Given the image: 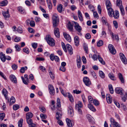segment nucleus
<instances>
[{
	"label": "nucleus",
	"mask_w": 127,
	"mask_h": 127,
	"mask_svg": "<svg viewBox=\"0 0 127 127\" xmlns=\"http://www.w3.org/2000/svg\"><path fill=\"white\" fill-rule=\"evenodd\" d=\"M0 58L1 61L3 62H5L6 59V57L5 55L2 52L0 53Z\"/></svg>",
	"instance_id": "obj_21"
},
{
	"label": "nucleus",
	"mask_w": 127,
	"mask_h": 127,
	"mask_svg": "<svg viewBox=\"0 0 127 127\" xmlns=\"http://www.w3.org/2000/svg\"><path fill=\"white\" fill-rule=\"evenodd\" d=\"M18 32L20 33H21L23 32V30L21 27H19L17 29Z\"/></svg>",
	"instance_id": "obj_64"
},
{
	"label": "nucleus",
	"mask_w": 127,
	"mask_h": 127,
	"mask_svg": "<svg viewBox=\"0 0 127 127\" xmlns=\"http://www.w3.org/2000/svg\"><path fill=\"white\" fill-rule=\"evenodd\" d=\"M102 21L103 24L107 25H108V23L107 22V20L105 17H102Z\"/></svg>",
	"instance_id": "obj_35"
},
{
	"label": "nucleus",
	"mask_w": 127,
	"mask_h": 127,
	"mask_svg": "<svg viewBox=\"0 0 127 127\" xmlns=\"http://www.w3.org/2000/svg\"><path fill=\"white\" fill-rule=\"evenodd\" d=\"M28 30L29 32L31 33H33L35 32L34 30L31 28H28Z\"/></svg>",
	"instance_id": "obj_56"
},
{
	"label": "nucleus",
	"mask_w": 127,
	"mask_h": 127,
	"mask_svg": "<svg viewBox=\"0 0 127 127\" xmlns=\"http://www.w3.org/2000/svg\"><path fill=\"white\" fill-rule=\"evenodd\" d=\"M9 13V12L8 10L6 11V12L4 11L3 12L2 14L3 16L5 19L9 18L10 15Z\"/></svg>",
	"instance_id": "obj_20"
},
{
	"label": "nucleus",
	"mask_w": 127,
	"mask_h": 127,
	"mask_svg": "<svg viewBox=\"0 0 127 127\" xmlns=\"http://www.w3.org/2000/svg\"><path fill=\"white\" fill-rule=\"evenodd\" d=\"M18 10L22 14H23L24 12V9L21 7H19L18 8Z\"/></svg>",
	"instance_id": "obj_47"
},
{
	"label": "nucleus",
	"mask_w": 127,
	"mask_h": 127,
	"mask_svg": "<svg viewBox=\"0 0 127 127\" xmlns=\"http://www.w3.org/2000/svg\"><path fill=\"white\" fill-rule=\"evenodd\" d=\"M75 44L76 46H78L79 44V37L76 36L74 38Z\"/></svg>",
	"instance_id": "obj_17"
},
{
	"label": "nucleus",
	"mask_w": 127,
	"mask_h": 127,
	"mask_svg": "<svg viewBox=\"0 0 127 127\" xmlns=\"http://www.w3.org/2000/svg\"><path fill=\"white\" fill-rule=\"evenodd\" d=\"M68 28L69 30L70 31H72L73 29V26L70 22H69L67 24Z\"/></svg>",
	"instance_id": "obj_34"
},
{
	"label": "nucleus",
	"mask_w": 127,
	"mask_h": 127,
	"mask_svg": "<svg viewBox=\"0 0 127 127\" xmlns=\"http://www.w3.org/2000/svg\"><path fill=\"white\" fill-rule=\"evenodd\" d=\"M23 120V119H21L18 122V126L19 127H22Z\"/></svg>",
	"instance_id": "obj_36"
},
{
	"label": "nucleus",
	"mask_w": 127,
	"mask_h": 127,
	"mask_svg": "<svg viewBox=\"0 0 127 127\" xmlns=\"http://www.w3.org/2000/svg\"><path fill=\"white\" fill-rule=\"evenodd\" d=\"M59 21H53V26L54 27H57Z\"/></svg>",
	"instance_id": "obj_51"
},
{
	"label": "nucleus",
	"mask_w": 127,
	"mask_h": 127,
	"mask_svg": "<svg viewBox=\"0 0 127 127\" xmlns=\"http://www.w3.org/2000/svg\"><path fill=\"white\" fill-rule=\"evenodd\" d=\"M111 37L112 38H114V37L115 39L117 41L119 40V38L118 35L117 34H115L114 35L113 34L112 32H111L110 33Z\"/></svg>",
	"instance_id": "obj_26"
},
{
	"label": "nucleus",
	"mask_w": 127,
	"mask_h": 127,
	"mask_svg": "<svg viewBox=\"0 0 127 127\" xmlns=\"http://www.w3.org/2000/svg\"><path fill=\"white\" fill-rule=\"evenodd\" d=\"M119 8L122 15V16H124L125 14V12L123 6H120V7H119Z\"/></svg>",
	"instance_id": "obj_42"
},
{
	"label": "nucleus",
	"mask_w": 127,
	"mask_h": 127,
	"mask_svg": "<svg viewBox=\"0 0 127 127\" xmlns=\"http://www.w3.org/2000/svg\"><path fill=\"white\" fill-rule=\"evenodd\" d=\"M15 102V98L12 96L11 97L10 101V105L12 104H14Z\"/></svg>",
	"instance_id": "obj_37"
},
{
	"label": "nucleus",
	"mask_w": 127,
	"mask_h": 127,
	"mask_svg": "<svg viewBox=\"0 0 127 127\" xmlns=\"http://www.w3.org/2000/svg\"><path fill=\"white\" fill-rule=\"evenodd\" d=\"M19 108V106L18 104H15L13 106V109L16 110L18 109Z\"/></svg>",
	"instance_id": "obj_52"
},
{
	"label": "nucleus",
	"mask_w": 127,
	"mask_h": 127,
	"mask_svg": "<svg viewBox=\"0 0 127 127\" xmlns=\"http://www.w3.org/2000/svg\"><path fill=\"white\" fill-rule=\"evenodd\" d=\"M98 11V13L100 14L101 13V7L100 5H98L97 7Z\"/></svg>",
	"instance_id": "obj_62"
},
{
	"label": "nucleus",
	"mask_w": 127,
	"mask_h": 127,
	"mask_svg": "<svg viewBox=\"0 0 127 127\" xmlns=\"http://www.w3.org/2000/svg\"><path fill=\"white\" fill-rule=\"evenodd\" d=\"M110 120L111 123V124L110 125V126H111L112 125L113 126V127H121L119 124L116 122L112 118H111Z\"/></svg>",
	"instance_id": "obj_4"
},
{
	"label": "nucleus",
	"mask_w": 127,
	"mask_h": 127,
	"mask_svg": "<svg viewBox=\"0 0 127 127\" xmlns=\"http://www.w3.org/2000/svg\"><path fill=\"white\" fill-rule=\"evenodd\" d=\"M63 8L62 5L61 4H60L57 6V10L59 13H61L63 10Z\"/></svg>",
	"instance_id": "obj_28"
},
{
	"label": "nucleus",
	"mask_w": 127,
	"mask_h": 127,
	"mask_svg": "<svg viewBox=\"0 0 127 127\" xmlns=\"http://www.w3.org/2000/svg\"><path fill=\"white\" fill-rule=\"evenodd\" d=\"M107 10L109 15L111 17H112L113 13L114 12L113 9L112 8H111L109 9H107Z\"/></svg>",
	"instance_id": "obj_27"
},
{
	"label": "nucleus",
	"mask_w": 127,
	"mask_h": 127,
	"mask_svg": "<svg viewBox=\"0 0 127 127\" xmlns=\"http://www.w3.org/2000/svg\"><path fill=\"white\" fill-rule=\"evenodd\" d=\"M106 34L105 32L104 31H102L101 32V37L105 38L106 37Z\"/></svg>",
	"instance_id": "obj_57"
},
{
	"label": "nucleus",
	"mask_w": 127,
	"mask_h": 127,
	"mask_svg": "<svg viewBox=\"0 0 127 127\" xmlns=\"http://www.w3.org/2000/svg\"><path fill=\"white\" fill-rule=\"evenodd\" d=\"M89 7L91 11L94 12V8L92 5L91 4L89 5Z\"/></svg>",
	"instance_id": "obj_63"
},
{
	"label": "nucleus",
	"mask_w": 127,
	"mask_h": 127,
	"mask_svg": "<svg viewBox=\"0 0 127 127\" xmlns=\"http://www.w3.org/2000/svg\"><path fill=\"white\" fill-rule=\"evenodd\" d=\"M123 89L120 87H117L115 89V92L118 94L122 95L123 94Z\"/></svg>",
	"instance_id": "obj_10"
},
{
	"label": "nucleus",
	"mask_w": 127,
	"mask_h": 127,
	"mask_svg": "<svg viewBox=\"0 0 127 127\" xmlns=\"http://www.w3.org/2000/svg\"><path fill=\"white\" fill-rule=\"evenodd\" d=\"M67 96L69 99V100L71 102L74 101V100L72 95L69 93L67 94Z\"/></svg>",
	"instance_id": "obj_31"
},
{
	"label": "nucleus",
	"mask_w": 127,
	"mask_h": 127,
	"mask_svg": "<svg viewBox=\"0 0 127 127\" xmlns=\"http://www.w3.org/2000/svg\"><path fill=\"white\" fill-rule=\"evenodd\" d=\"M10 80L13 83H17L16 78L13 75L11 74L10 76Z\"/></svg>",
	"instance_id": "obj_12"
},
{
	"label": "nucleus",
	"mask_w": 127,
	"mask_h": 127,
	"mask_svg": "<svg viewBox=\"0 0 127 127\" xmlns=\"http://www.w3.org/2000/svg\"><path fill=\"white\" fill-rule=\"evenodd\" d=\"M91 74L92 75L93 77L95 79L97 78V76L96 73L94 71H92L91 72Z\"/></svg>",
	"instance_id": "obj_55"
},
{
	"label": "nucleus",
	"mask_w": 127,
	"mask_h": 127,
	"mask_svg": "<svg viewBox=\"0 0 127 127\" xmlns=\"http://www.w3.org/2000/svg\"><path fill=\"white\" fill-rule=\"evenodd\" d=\"M83 81L85 85L87 86H89L91 84V81L87 77H84L83 79Z\"/></svg>",
	"instance_id": "obj_7"
},
{
	"label": "nucleus",
	"mask_w": 127,
	"mask_h": 127,
	"mask_svg": "<svg viewBox=\"0 0 127 127\" xmlns=\"http://www.w3.org/2000/svg\"><path fill=\"white\" fill-rule=\"evenodd\" d=\"M62 112L61 111V110H59V112H56V119L57 120H59V119H60L62 117Z\"/></svg>",
	"instance_id": "obj_13"
},
{
	"label": "nucleus",
	"mask_w": 127,
	"mask_h": 127,
	"mask_svg": "<svg viewBox=\"0 0 127 127\" xmlns=\"http://www.w3.org/2000/svg\"><path fill=\"white\" fill-rule=\"evenodd\" d=\"M2 93L5 97V99L7 98L8 92L7 90L5 89H3L2 91Z\"/></svg>",
	"instance_id": "obj_30"
},
{
	"label": "nucleus",
	"mask_w": 127,
	"mask_h": 127,
	"mask_svg": "<svg viewBox=\"0 0 127 127\" xmlns=\"http://www.w3.org/2000/svg\"><path fill=\"white\" fill-rule=\"evenodd\" d=\"M99 76L102 78H104L105 77L104 73L102 71L100 70L99 71Z\"/></svg>",
	"instance_id": "obj_40"
},
{
	"label": "nucleus",
	"mask_w": 127,
	"mask_h": 127,
	"mask_svg": "<svg viewBox=\"0 0 127 127\" xmlns=\"http://www.w3.org/2000/svg\"><path fill=\"white\" fill-rule=\"evenodd\" d=\"M108 76L110 78L111 80H115V77L114 74L112 73L109 74Z\"/></svg>",
	"instance_id": "obj_46"
},
{
	"label": "nucleus",
	"mask_w": 127,
	"mask_h": 127,
	"mask_svg": "<svg viewBox=\"0 0 127 127\" xmlns=\"http://www.w3.org/2000/svg\"><path fill=\"white\" fill-rule=\"evenodd\" d=\"M26 119H31L32 117L33 114L32 112H29L26 113Z\"/></svg>",
	"instance_id": "obj_25"
},
{
	"label": "nucleus",
	"mask_w": 127,
	"mask_h": 127,
	"mask_svg": "<svg viewBox=\"0 0 127 127\" xmlns=\"http://www.w3.org/2000/svg\"><path fill=\"white\" fill-rule=\"evenodd\" d=\"M23 51L27 54H29V51L28 48H24L23 50Z\"/></svg>",
	"instance_id": "obj_54"
},
{
	"label": "nucleus",
	"mask_w": 127,
	"mask_h": 127,
	"mask_svg": "<svg viewBox=\"0 0 127 127\" xmlns=\"http://www.w3.org/2000/svg\"><path fill=\"white\" fill-rule=\"evenodd\" d=\"M27 123L29 124V127H35V125L32 123V121L31 119H26Z\"/></svg>",
	"instance_id": "obj_9"
},
{
	"label": "nucleus",
	"mask_w": 127,
	"mask_h": 127,
	"mask_svg": "<svg viewBox=\"0 0 127 127\" xmlns=\"http://www.w3.org/2000/svg\"><path fill=\"white\" fill-rule=\"evenodd\" d=\"M76 61L77 63H81V58L80 56L77 57Z\"/></svg>",
	"instance_id": "obj_61"
},
{
	"label": "nucleus",
	"mask_w": 127,
	"mask_h": 127,
	"mask_svg": "<svg viewBox=\"0 0 127 127\" xmlns=\"http://www.w3.org/2000/svg\"><path fill=\"white\" fill-rule=\"evenodd\" d=\"M46 39L47 43L50 46H53L55 45V41L50 35L46 36Z\"/></svg>",
	"instance_id": "obj_2"
},
{
	"label": "nucleus",
	"mask_w": 127,
	"mask_h": 127,
	"mask_svg": "<svg viewBox=\"0 0 127 127\" xmlns=\"http://www.w3.org/2000/svg\"><path fill=\"white\" fill-rule=\"evenodd\" d=\"M27 66H25L24 67H22L21 68L20 70V72L21 73H23L24 72L25 70H26L27 69Z\"/></svg>",
	"instance_id": "obj_39"
},
{
	"label": "nucleus",
	"mask_w": 127,
	"mask_h": 127,
	"mask_svg": "<svg viewBox=\"0 0 127 127\" xmlns=\"http://www.w3.org/2000/svg\"><path fill=\"white\" fill-rule=\"evenodd\" d=\"M54 34L55 36L58 38H59L60 36L59 29L58 28H55L54 29Z\"/></svg>",
	"instance_id": "obj_11"
},
{
	"label": "nucleus",
	"mask_w": 127,
	"mask_h": 127,
	"mask_svg": "<svg viewBox=\"0 0 127 127\" xmlns=\"http://www.w3.org/2000/svg\"><path fill=\"white\" fill-rule=\"evenodd\" d=\"M40 116L41 118L42 119H45L47 118V116L45 114H41Z\"/></svg>",
	"instance_id": "obj_60"
},
{
	"label": "nucleus",
	"mask_w": 127,
	"mask_h": 127,
	"mask_svg": "<svg viewBox=\"0 0 127 127\" xmlns=\"http://www.w3.org/2000/svg\"><path fill=\"white\" fill-rule=\"evenodd\" d=\"M76 105L77 106H78V108H82L83 107L82 103L80 101H79L77 104H76Z\"/></svg>",
	"instance_id": "obj_49"
},
{
	"label": "nucleus",
	"mask_w": 127,
	"mask_h": 127,
	"mask_svg": "<svg viewBox=\"0 0 127 127\" xmlns=\"http://www.w3.org/2000/svg\"><path fill=\"white\" fill-rule=\"evenodd\" d=\"M86 117L89 122L92 123H94L93 120V118L91 115L89 114H87L86 115Z\"/></svg>",
	"instance_id": "obj_19"
},
{
	"label": "nucleus",
	"mask_w": 127,
	"mask_h": 127,
	"mask_svg": "<svg viewBox=\"0 0 127 127\" xmlns=\"http://www.w3.org/2000/svg\"><path fill=\"white\" fill-rule=\"evenodd\" d=\"M106 98L107 102L109 103H111L112 102V97L109 94H108L106 95Z\"/></svg>",
	"instance_id": "obj_15"
},
{
	"label": "nucleus",
	"mask_w": 127,
	"mask_h": 127,
	"mask_svg": "<svg viewBox=\"0 0 127 127\" xmlns=\"http://www.w3.org/2000/svg\"><path fill=\"white\" fill-rule=\"evenodd\" d=\"M68 113L69 116L71 117L73 116L74 114L73 110V108L71 107H69L68 108Z\"/></svg>",
	"instance_id": "obj_14"
},
{
	"label": "nucleus",
	"mask_w": 127,
	"mask_h": 127,
	"mask_svg": "<svg viewBox=\"0 0 127 127\" xmlns=\"http://www.w3.org/2000/svg\"><path fill=\"white\" fill-rule=\"evenodd\" d=\"M48 88L50 94L52 95H54L55 94V91L53 86L51 85H49Z\"/></svg>",
	"instance_id": "obj_8"
},
{
	"label": "nucleus",
	"mask_w": 127,
	"mask_h": 127,
	"mask_svg": "<svg viewBox=\"0 0 127 127\" xmlns=\"http://www.w3.org/2000/svg\"><path fill=\"white\" fill-rule=\"evenodd\" d=\"M66 121L67 125L69 127H72L73 125L71 123V121L68 119L67 118L66 119Z\"/></svg>",
	"instance_id": "obj_24"
},
{
	"label": "nucleus",
	"mask_w": 127,
	"mask_h": 127,
	"mask_svg": "<svg viewBox=\"0 0 127 127\" xmlns=\"http://www.w3.org/2000/svg\"><path fill=\"white\" fill-rule=\"evenodd\" d=\"M88 107L91 110L94 112L95 111L96 109L92 105L89 104L88 105Z\"/></svg>",
	"instance_id": "obj_38"
},
{
	"label": "nucleus",
	"mask_w": 127,
	"mask_h": 127,
	"mask_svg": "<svg viewBox=\"0 0 127 127\" xmlns=\"http://www.w3.org/2000/svg\"><path fill=\"white\" fill-rule=\"evenodd\" d=\"M119 55L120 59L122 62L125 64H127V60L124 55L123 53H120Z\"/></svg>",
	"instance_id": "obj_5"
},
{
	"label": "nucleus",
	"mask_w": 127,
	"mask_h": 127,
	"mask_svg": "<svg viewBox=\"0 0 127 127\" xmlns=\"http://www.w3.org/2000/svg\"><path fill=\"white\" fill-rule=\"evenodd\" d=\"M8 3V1L6 0H5L2 1L0 3V6H3L6 5Z\"/></svg>",
	"instance_id": "obj_32"
},
{
	"label": "nucleus",
	"mask_w": 127,
	"mask_h": 127,
	"mask_svg": "<svg viewBox=\"0 0 127 127\" xmlns=\"http://www.w3.org/2000/svg\"><path fill=\"white\" fill-rule=\"evenodd\" d=\"M59 18L57 15L56 13L54 14L52 17L53 21H59Z\"/></svg>",
	"instance_id": "obj_23"
},
{
	"label": "nucleus",
	"mask_w": 127,
	"mask_h": 127,
	"mask_svg": "<svg viewBox=\"0 0 127 127\" xmlns=\"http://www.w3.org/2000/svg\"><path fill=\"white\" fill-rule=\"evenodd\" d=\"M103 42L102 40H99L97 43V46L99 47L103 45Z\"/></svg>",
	"instance_id": "obj_45"
},
{
	"label": "nucleus",
	"mask_w": 127,
	"mask_h": 127,
	"mask_svg": "<svg viewBox=\"0 0 127 127\" xmlns=\"http://www.w3.org/2000/svg\"><path fill=\"white\" fill-rule=\"evenodd\" d=\"M60 88V90L61 91V93L63 95L64 97L67 96V94L68 93H64V91L63 89H61Z\"/></svg>",
	"instance_id": "obj_58"
},
{
	"label": "nucleus",
	"mask_w": 127,
	"mask_h": 127,
	"mask_svg": "<svg viewBox=\"0 0 127 127\" xmlns=\"http://www.w3.org/2000/svg\"><path fill=\"white\" fill-rule=\"evenodd\" d=\"M63 35L65 39L69 42H70L71 41V39L70 36L66 33H64Z\"/></svg>",
	"instance_id": "obj_16"
},
{
	"label": "nucleus",
	"mask_w": 127,
	"mask_h": 127,
	"mask_svg": "<svg viewBox=\"0 0 127 127\" xmlns=\"http://www.w3.org/2000/svg\"><path fill=\"white\" fill-rule=\"evenodd\" d=\"M119 15V13L118 10H116L114 12L113 16L114 18L116 19L118 18Z\"/></svg>",
	"instance_id": "obj_18"
},
{
	"label": "nucleus",
	"mask_w": 127,
	"mask_h": 127,
	"mask_svg": "<svg viewBox=\"0 0 127 127\" xmlns=\"http://www.w3.org/2000/svg\"><path fill=\"white\" fill-rule=\"evenodd\" d=\"M116 5L119 7L123 6L122 0H116Z\"/></svg>",
	"instance_id": "obj_29"
},
{
	"label": "nucleus",
	"mask_w": 127,
	"mask_h": 127,
	"mask_svg": "<svg viewBox=\"0 0 127 127\" xmlns=\"http://www.w3.org/2000/svg\"><path fill=\"white\" fill-rule=\"evenodd\" d=\"M57 106L58 107H61V105L60 101L59 98H57Z\"/></svg>",
	"instance_id": "obj_48"
},
{
	"label": "nucleus",
	"mask_w": 127,
	"mask_h": 127,
	"mask_svg": "<svg viewBox=\"0 0 127 127\" xmlns=\"http://www.w3.org/2000/svg\"><path fill=\"white\" fill-rule=\"evenodd\" d=\"M98 59L99 61L102 64H105L104 61L103 60L102 58L100 57V56L99 55H98Z\"/></svg>",
	"instance_id": "obj_43"
},
{
	"label": "nucleus",
	"mask_w": 127,
	"mask_h": 127,
	"mask_svg": "<svg viewBox=\"0 0 127 127\" xmlns=\"http://www.w3.org/2000/svg\"><path fill=\"white\" fill-rule=\"evenodd\" d=\"M108 87L110 93L111 94H113L114 91L112 85L111 84L109 85Z\"/></svg>",
	"instance_id": "obj_44"
},
{
	"label": "nucleus",
	"mask_w": 127,
	"mask_h": 127,
	"mask_svg": "<svg viewBox=\"0 0 127 127\" xmlns=\"http://www.w3.org/2000/svg\"><path fill=\"white\" fill-rule=\"evenodd\" d=\"M49 73L51 78L54 79L55 78L54 74L50 70H49Z\"/></svg>",
	"instance_id": "obj_41"
},
{
	"label": "nucleus",
	"mask_w": 127,
	"mask_h": 127,
	"mask_svg": "<svg viewBox=\"0 0 127 127\" xmlns=\"http://www.w3.org/2000/svg\"><path fill=\"white\" fill-rule=\"evenodd\" d=\"M5 116V114L4 113H2L0 114V119L1 121H2Z\"/></svg>",
	"instance_id": "obj_50"
},
{
	"label": "nucleus",
	"mask_w": 127,
	"mask_h": 127,
	"mask_svg": "<svg viewBox=\"0 0 127 127\" xmlns=\"http://www.w3.org/2000/svg\"><path fill=\"white\" fill-rule=\"evenodd\" d=\"M62 47L64 51L66 52H67V49L69 54L71 55L73 54V49L72 48L71 46L70 45L67 44L66 45V46H65L64 43L62 42Z\"/></svg>",
	"instance_id": "obj_1"
},
{
	"label": "nucleus",
	"mask_w": 127,
	"mask_h": 127,
	"mask_svg": "<svg viewBox=\"0 0 127 127\" xmlns=\"http://www.w3.org/2000/svg\"><path fill=\"white\" fill-rule=\"evenodd\" d=\"M106 5L107 9L112 8L110 2L109 0H107L106 2Z\"/></svg>",
	"instance_id": "obj_22"
},
{
	"label": "nucleus",
	"mask_w": 127,
	"mask_h": 127,
	"mask_svg": "<svg viewBox=\"0 0 127 127\" xmlns=\"http://www.w3.org/2000/svg\"><path fill=\"white\" fill-rule=\"evenodd\" d=\"M30 26L32 27L35 26V24L34 22L33 21H31L30 23Z\"/></svg>",
	"instance_id": "obj_59"
},
{
	"label": "nucleus",
	"mask_w": 127,
	"mask_h": 127,
	"mask_svg": "<svg viewBox=\"0 0 127 127\" xmlns=\"http://www.w3.org/2000/svg\"><path fill=\"white\" fill-rule=\"evenodd\" d=\"M93 103L96 106H98L99 105V102L97 100L95 99L93 101Z\"/></svg>",
	"instance_id": "obj_53"
},
{
	"label": "nucleus",
	"mask_w": 127,
	"mask_h": 127,
	"mask_svg": "<svg viewBox=\"0 0 127 127\" xmlns=\"http://www.w3.org/2000/svg\"><path fill=\"white\" fill-rule=\"evenodd\" d=\"M118 77L121 82L122 83H124V79L123 77L122 74L121 73H119L118 74Z\"/></svg>",
	"instance_id": "obj_33"
},
{
	"label": "nucleus",
	"mask_w": 127,
	"mask_h": 127,
	"mask_svg": "<svg viewBox=\"0 0 127 127\" xmlns=\"http://www.w3.org/2000/svg\"><path fill=\"white\" fill-rule=\"evenodd\" d=\"M75 25L74 26L75 28V30L79 32L78 33V34L79 35H81L82 34L81 32L82 30V28L81 26H80L79 24L76 22H74Z\"/></svg>",
	"instance_id": "obj_3"
},
{
	"label": "nucleus",
	"mask_w": 127,
	"mask_h": 127,
	"mask_svg": "<svg viewBox=\"0 0 127 127\" xmlns=\"http://www.w3.org/2000/svg\"><path fill=\"white\" fill-rule=\"evenodd\" d=\"M108 48L110 52L112 54H116V51L113 45L109 44L108 46Z\"/></svg>",
	"instance_id": "obj_6"
}]
</instances>
